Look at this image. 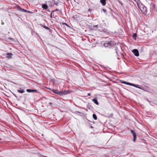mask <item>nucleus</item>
I'll return each mask as SVG.
<instances>
[{"instance_id": "8", "label": "nucleus", "mask_w": 157, "mask_h": 157, "mask_svg": "<svg viewBox=\"0 0 157 157\" xmlns=\"http://www.w3.org/2000/svg\"><path fill=\"white\" fill-rule=\"evenodd\" d=\"M20 10L21 11H22V12H26V13H33V12H31V11H28V10H25V9H21V8Z\"/></svg>"}, {"instance_id": "19", "label": "nucleus", "mask_w": 157, "mask_h": 157, "mask_svg": "<svg viewBox=\"0 0 157 157\" xmlns=\"http://www.w3.org/2000/svg\"><path fill=\"white\" fill-rule=\"evenodd\" d=\"M102 10L103 11V12L105 13L106 12V9H102Z\"/></svg>"}, {"instance_id": "17", "label": "nucleus", "mask_w": 157, "mask_h": 157, "mask_svg": "<svg viewBox=\"0 0 157 157\" xmlns=\"http://www.w3.org/2000/svg\"><path fill=\"white\" fill-rule=\"evenodd\" d=\"M93 27H95V28H98V25H94L93 26Z\"/></svg>"}, {"instance_id": "7", "label": "nucleus", "mask_w": 157, "mask_h": 157, "mask_svg": "<svg viewBox=\"0 0 157 157\" xmlns=\"http://www.w3.org/2000/svg\"><path fill=\"white\" fill-rule=\"evenodd\" d=\"M6 58L9 59L11 58H12V56L13 55V54L11 53H7L6 54Z\"/></svg>"}, {"instance_id": "20", "label": "nucleus", "mask_w": 157, "mask_h": 157, "mask_svg": "<svg viewBox=\"0 0 157 157\" xmlns=\"http://www.w3.org/2000/svg\"><path fill=\"white\" fill-rule=\"evenodd\" d=\"M53 12H52L51 13V14H50V17L51 18H52V13Z\"/></svg>"}, {"instance_id": "1", "label": "nucleus", "mask_w": 157, "mask_h": 157, "mask_svg": "<svg viewBox=\"0 0 157 157\" xmlns=\"http://www.w3.org/2000/svg\"><path fill=\"white\" fill-rule=\"evenodd\" d=\"M53 92L59 95H62L63 94H67L72 92V91L69 90H64V91H59L57 89H49Z\"/></svg>"}, {"instance_id": "4", "label": "nucleus", "mask_w": 157, "mask_h": 157, "mask_svg": "<svg viewBox=\"0 0 157 157\" xmlns=\"http://www.w3.org/2000/svg\"><path fill=\"white\" fill-rule=\"evenodd\" d=\"M26 91L29 93H37L38 92V91L36 90H31L30 89H27Z\"/></svg>"}, {"instance_id": "23", "label": "nucleus", "mask_w": 157, "mask_h": 157, "mask_svg": "<svg viewBox=\"0 0 157 157\" xmlns=\"http://www.w3.org/2000/svg\"><path fill=\"white\" fill-rule=\"evenodd\" d=\"M4 22H2V25H4Z\"/></svg>"}, {"instance_id": "16", "label": "nucleus", "mask_w": 157, "mask_h": 157, "mask_svg": "<svg viewBox=\"0 0 157 157\" xmlns=\"http://www.w3.org/2000/svg\"><path fill=\"white\" fill-rule=\"evenodd\" d=\"M54 2V4H55L56 6L58 5V2H56L55 0H53V1Z\"/></svg>"}, {"instance_id": "11", "label": "nucleus", "mask_w": 157, "mask_h": 157, "mask_svg": "<svg viewBox=\"0 0 157 157\" xmlns=\"http://www.w3.org/2000/svg\"><path fill=\"white\" fill-rule=\"evenodd\" d=\"M17 91L18 92L21 93H22L25 91L24 89H20L19 90H18Z\"/></svg>"}, {"instance_id": "24", "label": "nucleus", "mask_w": 157, "mask_h": 157, "mask_svg": "<svg viewBox=\"0 0 157 157\" xmlns=\"http://www.w3.org/2000/svg\"><path fill=\"white\" fill-rule=\"evenodd\" d=\"M145 11L146 9V7H145Z\"/></svg>"}, {"instance_id": "3", "label": "nucleus", "mask_w": 157, "mask_h": 157, "mask_svg": "<svg viewBox=\"0 0 157 157\" xmlns=\"http://www.w3.org/2000/svg\"><path fill=\"white\" fill-rule=\"evenodd\" d=\"M132 52L133 53L135 56H139V53L137 49H134L132 50Z\"/></svg>"}, {"instance_id": "26", "label": "nucleus", "mask_w": 157, "mask_h": 157, "mask_svg": "<svg viewBox=\"0 0 157 157\" xmlns=\"http://www.w3.org/2000/svg\"><path fill=\"white\" fill-rule=\"evenodd\" d=\"M45 88L47 89V88H49L48 87H46Z\"/></svg>"}, {"instance_id": "25", "label": "nucleus", "mask_w": 157, "mask_h": 157, "mask_svg": "<svg viewBox=\"0 0 157 157\" xmlns=\"http://www.w3.org/2000/svg\"><path fill=\"white\" fill-rule=\"evenodd\" d=\"M10 39H11V40H12V38H10Z\"/></svg>"}, {"instance_id": "2", "label": "nucleus", "mask_w": 157, "mask_h": 157, "mask_svg": "<svg viewBox=\"0 0 157 157\" xmlns=\"http://www.w3.org/2000/svg\"><path fill=\"white\" fill-rule=\"evenodd\" d=\"M121 82L122 83L127 84V85H128L134 86L135 87H136L137 88L139 89L141 88V87H139L138 86V85H135V84H133L132 83H130L129 82Z\"/></svg>"}, {"instance_id": "18", "label": "nucleus", "mask_w": 157, "mask_h": 157, "mask_svg": "<svg viewBox=\"0 0 157 157\" xmlns=\"http://www.w3.org/2000/svg\"><path fill=\"white\" fill-rule=\"evenodd\" d=\"M59 10L57 9H56V10H53L52 11V12H55V11H59Z\"/></svg>"}, {"instance_id": "10", "label": "nucleus", "mask_w": 157, "mask_h": 157, "mask_svg": "<svg viewBox=\"0 0 157 157\" xmlns=\"http://www.w3.org/2000/svg\"><path fill=\"white\" fill-rule=\"evenodd\" d=\"M100 2L103 6H105L106 4L105 0H101Z\"/></svg>"}, {"instance_id": "22", "label": "nucleus", "mask_w": 157, "mask_h": 157, "mask_svg": "<svg viewBox=\"0 0 157 157\" xmlns=\"http://www.w3.org/2000/svg\"><path fill=\"white\" fill-rule=\"evenodd\" d=\"M49 104H50V105H51V104H52V103L51 102H50V103H49Z\"/></svg>"}, {"instance_id": "6", "label": "nucleus", "mask_w": 157, "mask_h": 157, "mask_svg": "<svg viewBox=\"0 0 157 157\" xmlns=\"http://www.w3.org/2000/svg\"><path fill=\"white\" fill-rule=\"evenodd\" d=\"M111 41H106L104 44V46L105 47L110 46Z\"/></svg>"}, {"instance_id": "15", "label": "nucleus", "mask_w": 157, "mask_h": 157, "mask_svg": "<svg viewBox=\"0 0 157 157\" xmlns=\"http://www.w3.org/2000/svg\"><path fill=\"white\" fill-rule=\"evenodd\" d=\"M136 36H137V35H136V33H134L133 34V38L134 39H135V40H136Z\"/></svg>"}, {"instance_id": "27", "label": "nucleus", "mask_w": 157, "mask_h": 157, "mask_svg": "<svg viewBox=\"0 0 157 157\" xmlns=\"http://www.w3.org/2000/svg\"><path fill=\"white\" fill-rule=\"evenodd\" d=\"M44 157H46V156H44Z\"/></svg>"}, {"instance_id": "14", "label": "nucleus", "mask_w": 157, "mask_h": 157, "mask_svg": "<svg viewBox=\"0 0 157 157\" xmlns=\"http://www.w3.org/2000/svg\"><path fill=\"white\" fill-rule=\"evenodd\" d=\"M93 117L94 119L95 120H96L97 119V117L95 114H93Z\"/></svg>"}, {"instance_id": "5", "label": "nucleus", "mask_w": 157, "mask_h": 157, "mask_svg": "<svg viewBox=\"0 0 157 157\" xmlns=\"http://www.w3.org/2000/svg\"><path fill=\"white\" fill-rule=\"evenodd\" d=\"M131 132L133 134V141L135 142L136 141V133L133 130H131Z\"/></svg>"}, {"instance_id": "13", "label": "nucleus", "mask_w": 157, "mask_h": 157, "mask_svg": "<svg viewBox=\"0 0 157 157\" xmlns=\"http://www.w3.org/2000/svg\"><path fill=\"white\" fill-rule=\"evenodd\" d=\"M40 25L41 26L43 27L44 28H45L46 29H50L48 27L46 26L43 25L42 24H40Z\"/></svg>"}, {"instance_id": "21", "label": "nucleus", "mask_w": 157, "mask_h": 157, "mask_svg": "<svg viewBox=\"0 0 157 157\" xmlns=\"http://www.w3.org/2000/svg\"><path fill=\"white\" fill-rule=\"evenodd\" d=\"M87 95L88 96H90V95L91 94L90 93H88Z\"/></svg>"}, {"instance_id": "12", "label": "nucleus", "mask_w": 157, "mask_h": 157, "mask_svg": "<svg viewBox=\"0 0 157 157\" xmlns=\"http://www.w3.org/2000/svg\"><path fill=\"white\" fill-rule=\"evenodd\" d=\"M42 7L44 9H46L48 8V6L47 5L44 4L42 5Z\"/></svg>"}, {"instance_id": "9", "label": "nucleus", "mask_w": 157, "mask_h": 157, "mask_svg": "<svg viewBox=\"0 0 157 157\" xmlns=\"http://www.w3.org/2000/svg\"><path fill=\"white\" fill-rule=\"evenodd\" d=\"M92 101H93L94 103L98 105V102L97 100V99L96 98H94L92 99Z\"/></svg>"}]
</instances>
